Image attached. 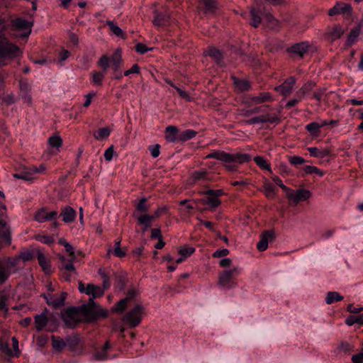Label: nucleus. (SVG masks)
I'll use <instances>...</instances> for the list:
<instances>
[{"label": "nucleus", "instance_id": "72a5a7b5", "mask_svg": "<svg viewBox=\"0 0 363 363\" xmlns=\"http://www.w3.org/2000/svg\"><path fill=\"white\" fill-rule=\"evenodd\" d=\"M206 199L204 202L212 208H216L220 205V200L214 194H206Z\"/></svg>", "mask_w": 363, "mask_h": 363}, {"label": "nucleus", "instance_id": "f704fd0d", "mask_svg": "<svg viewBox=\"0 0 363 363\" xmlns=\"http://www.w3.org/2000/svg\"><path fill=\"white\" fill-rule=\"evenodd\" d=\"M206 54L214 58L218 64L220 65L223 59V54L219 50L215 48H210L206 52Z\"/></svg>", "mask_w": 363, "mask_h": 363}, {"label": "nucleus", "instance_id": "bf43d9fd", "mask_svg": "<svg viewBox=\"0 0 363 363\" xmlns=\"http://www.w3.org/2000/svg\"><path fill=\"white\" fill-rule=\"evenodd\" d=\"M147 199L143 197L142 198L139 203L137 204L136 208L138 211L142 213H145L148 211L149 207L146 204Z\"/></svg>", "mask_w": 363, "mask_h": 363}, {"label": "nucleus", "instance_id": "f3484780", "mask_svg": "<svg viewBox=\"0 0 363 363\" xmlns=\"http://www.w3.org/2000/svg\"><path fill=\"white\" fill-rule=\"evenodd\" d=\"M309 44L308 42H301L296 43L289 48V52L292 54L298 55L299 57H303L306 53L308 52Z\"/></svg>", "mask_w": 363, "mask_h": 363}, {"label": "nucleus", "instance_id": "f8f14e48", "mask_svg": "<svg viewBox=\"0 0 363 363\" xmlns=\"http://www.w3.org/2000/svg\"><path fill=\"white\" fill-rule=\"evenodd\" d=\"M311 196V193L310 191L299 189L296 191L290 190V191H288L286 196L290 201L294 202V204H297L299 201H306Z\"/></svg>", "mask_w": 363, "mask_h": 363}, {"label": "nucleus", "instance_id": "680f3d73", "mask_svg": "<svg viewBox=\"0 0 363 363\" xmlns=\"http://www.w3.org/2000/svg\"><path fill=\"white\" fill-rule=\"evenodd\" d=\"M195 251V249L194 247H184L179 250V252L181 256L184 257H187L192 255Z\"/></svg>", "mask_w": 363, "mask_h": 363}, {"label": "nucleus", "instance_id": "aec40b11", "mask_svg": "<svg viewBox=\"0 0 363 363\" xmlns=\"http://www.w3.org/2000/svg\"><path fill=\"white\" fill-rule=\"evenodd\" d=\"M47 312L48 310L45 309L43 313L37 314L34 317L35 329L38 331H41L48 323Z\"/></svg>", "mask_w": 363, "mask_h": 363}, {"label": "nucleus", "instance_id": "ddd939ff", "mask_svg": "<svg viewBox=\"0 0 363 363\" xmlns=\"http://www.w3.org/2000/svg\"><path fill=\"white\" fill-rule=\"evenodd\" d=\"M30 85L26 79L20 80V94L19 96L22 99L23 103L30 104L32 102V96L30 95Z\"/></svg>", "mask_w": 363, "mask_h": 363}, {"label": "nucleus", "instance_id": "603ef678", "mask_svg": "<svg viewBox=\"0 0 363 363\" xmlns=\"http://www.w3.org/2000/svg\"><path fill=\"white\" fill-rule=\"evenodd\" d=\"M274 186L269 182L264 184V191L267 198H272L274 196Z\"/></svg>", "mask_w": 363, "mask_h": 363}, {"label": "nucleus", "instance_id": "dca6fc26", "mask_svg": "<svg viewBox=\"0 0 363 363\" xmlns=\"http://www.w3.org/2000/svg\"><path fill=\"white\" fill-rule=\"evenodd\" d=\"M344 33L345 30L342 26L335 25L333 27L328 28L325 36L328 41L334 42L335 40L340 38Z\"/></svg>", "mask_w": 363, "mask_h": 363}, {"label": "nucleus", "instance_id": "9b49d317", "mask_svg": "<svg viewBox=\"0 0 363 363\" xmlns=\"http://www.w3.org/2000/svg\"><path fill=\"white\" fill-rule=\"evenodd\" d=\"M44 298L46 300V303L52 306L55 308H60L65 304V301L67 298V293L62 292L60 295L44 294L43 295Z\"/></svg>", "mask_w": 363, "mask_h": 363}, {"label": "nucleus", "instance_id": "864d4df0", "mask_svg": "<svg viewBox=\"0 0 363 363\" xmlns=\"http://www.w3.org/2000/svg\"><path fill=\"white\" fill-rule=\"evenodd\" d=\"M0 349L5 354H6L9 357L13 356V352L10 348L9 344L6 342L0 341Z\"/></svg>", "mask_w": 363, "mask_h": 363}, {"label": "nucleus", "instance_id": "b1692460", "mask_svg": "<svg viewBox=\"0 0 363 363\" xmlns=\"http://www.w3.org/2000/svg\"><path fill=\"white\" fill-rule=\"evenodd\" d=\"M36 257L38 260V263L40 266L42 267L43 270L45 272H49L50 271L51 265L50 262L47 259L43 252L40 250L36 251Z\"/></svg>", "mask_w": 363, "mask_h": 363}, {"label": "nucleus", "instance_id": "a211bd4d", "mask_svg": "<svg viewBox=\"0 0 363 363\" xmlns=\"http://www.w3.org/2000/svg\"><path fill=\"white\" fill-rule=\"evenodd\" d=\"M295 82V78L291 77L286 79L281 85L277 86L274 89L276 91L280 92L282 95L286 96L291 92Z\"/></svg>", "mask_w": 363, "mask_h": 363}, {"label": "nucleus", "instance_id": "4c0bfd02", "mask_svg": "<svg viewBox=\"0 0 363 363\" xmlns=\"http://www.w3.org/2000/svg\"><path fill=\"white\" fill-rule=\"evenodd\" d=\"M263 18L267 23V26L270 28H275L278 26V21L270 13H263Z\"/></svg>", "mask_w": 363, "mask_h": 363}, {"label": "nucleus", "instance_id": "cd10ccee", "mask_svg": "<svg viewBox=\"0 0 363 363\" xmlns=\"http://www.w3.org/2000/svg\"><path fill=\"white\" fill-rule=\"evenodd\" d=\"M199 2L203 5L206 13H213L218 9L217 0H199Z\"/></svg>", "mask_w": 363, "mask_h": 363}, {"label": "nucleus", "instance_id": "e2e57ef3", "mask_svg": "<svg viewBox=\"0 0 363 363\" xmlns=\"http://www.w3.org/2000/svg\"><path fill=\"white\" fill-rule=\"evenodd\" d=\"M290 164L294 166L303 164L305 163V160L299 156H293L289 158Z\"/></svg>", "mask_w": 363, "mask_h": 363}, {"label": "nucleus", "instance_id": "58836bf2", "mask_svg": "<svg viewBox=\"0 0 363 363\" xmlns=\"http://www.w3.org/2000/svg\"><path fill=\"white\" fill-rule=\"evenodd\" d=\"M10 276V267L8 265L0 264V284L4 283Z\"/></svg>", "mask_w": 363, "mask_h": 363}, {"label": "nucleus", "instance_id": "412c9836", "mask_svg": "<svg viewBox=\"0 0 363 363\" xmlns=\"http://www.w3.org/2000/svg\"><path fill=\"white\" fill-rule=\"evenodd\" d=\"M77 213L71 206H67L62 209L60 216L62 217L65 223H71L75 220Z\"/></svg>", "mask_w": 363, "mask_h": 363}, {"label": "nucleus", "instance_id": "5701e85b", "mask_svg": "<svg viewBox=\"0 0 363 363\" xmlns=\"http://www.w3.org/2000/svg\"><path fill=\"white\" fill-rule=\"evenodd\" d=\"M315 86V83L310 81L306 82L302 87L296 92V96L301 99H305V97L310 94Z\"/></svg>", "mask_w": 363, "mask_h": 363}, {"label": "nucleus", "instance_id": "774afa93", "mask_svg": "<svg viewBox=\"0 0 363 363\" xmlns=\"http://www.w3.org/2000/svg\"><path fill=\"white\" fill-rule=\"evenodd\" d=\"M152 48H148L145 44L143 43H138L135 45V50L137 52L140 54H145L148 50H151Z\"/></svg>", "mask_w": 363, "mask_h": 363}, {"label": "nucleus", "instance_id": "423d86ee", "mask_svg": "<svg viewBox=\"0 0 363 363\" xmlns=\"http://www.w3.org/2000/svg\"><path fill=\"white\" fill-rule=\"evenodd\" d=\"M110 63H111L112 65L123 66L122 52L120 48H118L114 51L111 58L107 55H104L98 61V65L101 67L104 72L107 71Z\"/></svg>", "mask_w": 363, "mask_h": 363}, {"label": "nucleus", "instance_id": "20e7f679", "mask_svg": "<svg viewBox=\"0 0 363 363\" xmlns=\"http://www.w3.org/2000/svg\"><path fill=\"white\" fill-rule=\"evenodd\" d=\"M143 309V306L140 304L135 306L123 316L122 322L123 324L130 328L138 326L142 321Z\"/></svg>", "mask_w": 363, "mask_h": 363}, {"label": "nucleus", "instance_id": "37998d69", "mask_svg": "<svg viewBox=\"0 0 363 363\" xmlns=\"http://www.w3.org/2000/svg\"><path fill=\"white\" fill-rule=\"evenodd\" d=\"M128 303V302L126 301L124 298L121 299L113 306L112 311L118 313H122L127 308Z\"/></svg>", "mask_w": 363, "mask_h": 363}, {"label": "nucleus", "instance_id": "09e8293b", "mask_svg": "<svg viewBox=\"0 0 363 363\" xmlns=\"http://www.w3.org/2000/svg\"><path fill=\"white\" fill-rule=\"evenodd\" d=\"M208 173L206 170H199V171H194L192 173L191 177L194 181V182H197L200 179H208L207 178Z\"/></svg>", "mask_w": 363, "mask_h": 363}, {"label": "nucleus", "instance_id": "a19ab883", "mask_svg": "<svg viewBox=\"0 0 363 363\" xmlns=\"http://www.w3.org/2000/svg\"><path fill=\"white\" fill-rule=\"evenodd\" d=\"M153 220V217H151L150 215H142L138 217V221L140 225H143L146 230L149 227L151 226L152 221Z\"/></svg>", "mask_w": 363, "mask_h": 363}, {"label": "nucleus", "instance_id": "c85d7f7f", "mask_svg": "<svg viewBox=\"0 0 363 363\" xmlns=\"http://www.w3.org/2000/svg\"><path fill=\"white\" fill-rule=\"evenodd\" d=\"M111 348V344L109 341H106L101 350L96 351L94 354L96 359L99 361H104L108 359L107 351Z\"/></svg>", "mask_w": 363, "mask_h": 363}, {"label": "nucleus", "instance_id": "6e6552de", "mask_svg": "<svg viewBox=\"0 0 363 363\" xmlns=\"http://www.w3.org/2000/svg\"><path fill=\"white\" fill-rule=\"evenodd\" d=\"M62 320L69 328H74L80 321L79 311L74 307L67 308L62 315Z\"/></svg>", "mask_w": 363, "mask_h": 363}, {"label": "nucleus", "instance_id": "1a4fd4ad", "mask_svg": "<svg viewBox=\"0 0 363 363\" xmlns=\"http://www.w3.org/2000/svg\"><path fill=\"white\" fill-rule=\"evenodd\" d=\"M58 217V213L55 211H48L45 208H41L35 214V219L40 223H43L48 220H53V226L57 228L58 223L56 219Z\"/></svg>", "mask_w": 363, "mask_h": 363}, {"label": "nucleus", "instance_id": "79ce46f5", "mask_svg": "<svg viewBox=\"0 0 363 363\" xmlns=\"http://www.w3.org/2000/svg\"><path fill=\"white\" fill-rule=\"evenodd\" d=\"M310 155L314 157L323 158L328 155L329 152L328 150L320 151L317 147H311L308 148Z\"/></svg>", "mask_w": 363, "mask_h": 363}, {"label": "nucleus", "instance_id": "4d7b16f0", "mask_svg": "<svg viewBox=\"0 0 363 363\" xmlns=\"http://www.w3.org/2000/svg\"><path fill=\"white\" fill-rule=\"evenodd\" d=\"M306 129L311 134L316 135L320 129L319 123L317 122H312L306 126Z\"/></svg>", "mask_w": 363, "mask_h": 363}, {"label": "nucleus", "instance_id": "473e14b6", "mask_svg": "<svg viewBox=\"0 0 363 363\" xmlns=\"http://www.w3.org/2000/svg\"><path fill=\"white\" fill-rule=\"evenodd\" d=\"M111 134L109 128H102L95 131L93 134L94 138L97 140H104L107 139Z\"/></svg>", "mask_w": 363, "mask_h": 363}, {"label": "nucleus", "instance_id": "e433bc0d", "mask_svg": "<svg viewBox=\"0 0 363 363\" xmlns=\"http://www.w3.org/2000/svg\"><path fill=\"white\" fill-rule=\"evenodd\" d=\"M59 244L65 247L66 252L68 253L69 259H76L77 257L74 253V247L66 241V240L62 238L59 240Z\"/></svg>", "mask_w": 363, "mask_h": 363}, {"label": "nucleus", "instance_id": "a878e982", "mask_svg": "<svg viewBox=\"0 0 363 363\" xmlns=\"http://www.w3.org/2000/svg\"><path fill=\"white\" fill-rule=\"evenodd\" d=\"M196 135L197 132L191 129L179 131L178 143H184L194 138Z\"/></svg>", "mask_w": 363, "mask_h": 363}, {"label": "nucleus", "instance_id": "13d9d810", "mask_svg": "<svg viewBox=\"0 0 363 363\" xmlns=\"http://www.w3.org/2000/svg\"><path fill=\"white\" fill-rule=\"evenodd\" d=\"M170 85L174 87L177 91L178 94L183 99H186L188 101H191L192 98L189 96V94L185 91L182 90L181 88L175 86L172 83H170Z\"/></svg>", "mask_w": 363, "mask_h": 363}, {"label": "nucleus", "instance_id": "338daca9", "mask_svg": "<svg viewBox=\"0 0 363 363\" xmlns=\"http://www.w3.org/2000/svg\"><path fill=\"white\" fill-rule=\"evenodd\" d=\"M303 169L306 174H313L316 173L320 176L323 175L322 172H320L316 167L306 165L303 167Z\"/></svg>", "mask_w": 363, "mask_h": 363}, {"label": "nucleus", "instance_id": "a18cd8bd", "mask_svg": "<svg viewBox=\"0 0 363 363\" xmlns=\"http://www.w3.org/2000/svg\"><path fill=\"white\" fill-rule=\"evenodd\" d=\"M105 73H106V72H104V70L101 72H93L92 73V79H91L92 83L96 85L101 86L102 81L105 77Z\"/></svg>", "mask_w": 363, "mask_h": 363}, {"label": "nucleus", "instance_id": "052dcab7", "mask_svg": "<svg viewBox=\"0 0 363 363\" xmlns=\"http://www.w3.org/2000/svg\"><path fill=\"white\" fill-rule=\"evenodd\" d=\"M32 172H23L21 173L14 174L13 177L17 179H21L26 181L32 179Z\"/></svg>", "mask_w": 363, "mask_h": 363}, {"label": "nucleus", "instance_id": "49530a36", "mask_svg": "<svg viewBox=\"0 0 363 363\" xmlns=\"http://www.w3.org/2000/svg\"><path fill=\"white\" fill-rule=\"evenodd\" d=\"M254 161L262 169L271 171L270 164L263 157H255Z\"/></svg>", "mask_w": 363, "mask_h": 363}, {"label": "nucleus", "instance_id": "4468645a", "mask_svg": "<svg viewBox=\"0 0 363 363\" xmlns=\"http://www.w3.org/2000/svg\"><path fill=\"white\" fill-rule=\"evenodd\" d=\"M279 122V118L275 116H272V114L267 113L263 116H256L254 118H252L250 119H248L245 121V123L247 125H254L257 123H278Z\"/></svg>", "mask_w": 363, "mask_h": 363}, {"label": "nucleus", "instance_id": "9d476101", "mask_svg": "<svg viewBox=\"0 0 363 363\" xmlns=\"http://www.w3.org/2000/svg\"><path fill=\"white\" fill-rule=\"evenodd\" d=\"M12 26L23 33L20 35V38H26L31 33L32 23L26 19L17 18L12 21Z\"/></svg>", "mask_w": 363, "mask_h": 363}, {"label": "nucleus", "instance_id": "7ed1b4c3", "mask_svg": "<svg viewBox=\"0 0 363 363\" xmlns=\"http://www.w3.org/2000/svg\"><path fill=\"white\" fill-rule=\"evenodd\" d=\"M60 264L58 266L62 278L66 281H71L77 273L73 262L76 259L66 258L64 255L59 256Z\"/></svg>", "mask_w": 363, "mask_h": 363}, {"label": "nucleus", "instance_id": "2f4dec72", "mask_svg": "<svg viewBox=\"0 0 363 363\" xmlns=\"http://www.w3.org/2000/svg\"><path fill=\"white\" fill-rule=\"evenodd\" d=\"M344 297L337 291H329L327 293L325 301L327 304H332L335 302L342 301Z\"/></svg>", "mask_w": 363, "mask_h": 363}, {"label": "nucleus", "instance_id": "ea45409f", "mask_svg": "<svg viewBox=\"0 0 363 363\" xmlns=\"http://www.w3.org/2000/svg\"><path fill=\"white\" fill-rule=\"evenodd\" d=\"M52 347L55 350L61 351L64 347H67L66 340H64L60 337L52 336Z\"/></svg>", "mask_w": 363, "mask_h": 363}, {"label": "nucleus", "instance_id": "39448f33", "mask_svg": "<svg viewBox=\"0 0 363 363\" xmlns=\"http://www.w3.org/2000/svg\"><path fill=\"white\" fill-rule=\"evenodd\" d=\"M80 311L91 320H95L100 317L106 318L108 315L106 310L98 308V306L94 301H93V298H89V301L86 304H83L80 307Z\"/></svg>", "mask_w": 363, "mask_h": 363}, {"label": "nucleus", "instance_id": "3c124183", "mask_svg": "<svg viewBox=\"0 0 363 363\" xmlns=\"http://www.w3.org/2000/svg\"><path fill=\"white\" fill-rule=\"evenodd\" d=\"M326 89L320 88L313 93V98L320 104L322 100H325L324 96H326Z\"/></svg>", "mask_w": 363, "mask_h": 363}, {"label": "nucleus", "instance_id": "393cba45", "mask_svg": "<svg viewBox=\"0 0 363 363\" xmlns=\"http://www.w3.org/2000/svg\"><path fill=\"white\" fill-rule=\"evenodd\" d=\"M169 19L170 16L169 13H162L155 12V16L153 21V23L155 26H165L168 23Z\"/></svg>", "mask_w": 363, "mask_h": 363}, {"label": "nucleus", "instance_id": "4be33fe9", "mask_svg": "<svg viewBox=\"0 0 363 363\" xmlns=\"http://www.w3.org/2000/svg\"><path fill=\"white\" fill-rule=\"evenodd\" d=\"M179 135V129L174 125H169L165 129V138L168 142H178Z\"/></svg>", "mask_w": 363, "mask_h": 363}, {"label": "nucleus", "instance_id": "c03bdc74", "mask_svg": "<svg viewBox=\"0 0 363 363\" xmlns=\"http://www.w3.org/2000/svg\"><path fill=\"white\" fill-rule=\"evenodd\" d=\"M234 84L238 89L240 91H247L250 87V84L248 81L244 79H234Z\"/></svg>", "mask_w": 363, "mask_h": 363}, {"label": "nucleus", "instance_id": "8fccbe9b", "mask_svg": "<svg viewBox=\"0 0 363 363\" xmlns=\"http://www.w3.org/2000/svg\"><path fill=\"white\" fill-rule=\"evenodd\" d=\"M106 24L109 26L111 30L118 37H123V32L121 28L115 25L113 21H107Z\"/></svg>", "mask_w": 363, "mask_h": 363}, {"label": "nucleus", "instance_id": "c756f323", "mask_svg": "<svg viewBox=\"0 0 363 363\" xmlns=\"http://www.w3.org/2000/svg\"><path fill=\"white\" fill-rule=\"evenodd\" d=\"M66 343L72 351H75L81 343V338L79 335L69 336L66 338Z\"/></svg>", "mask_w": 363, "mask_h": 363}, {"label": "nucleus", "instance_id": "6e6d98bb", "mask_svg": "<svg viewBox=\"0 0 363 363\" xmlns=\"http://www.w3.org/2000/svg\"><path fill=\"white\" fill-rule=\"evenodd\" d=\"M48 143L50 146L58 148L61 147L62 144V140L60 136L55 135L49 138Z\"/></svg>", "mask_w": 363, "mask_h": 363}, {"label": "nucleus", "instance_id": "6ab92c4d", "mask_svg": "<svg viewBox=\"0 0 363 363\" xmlns=\"http://www.w3.org/2000/svg\"><path fill=\"white\" fill-rule=\"evenodd\" d=\"M274 233L270 230H267L262 233L260 240L257 244V248L259 251L263 252L268 247L269 240L272 239Z\"/></svg>", "mask_w": 363, "mask_h": 363}, {"label": "nucleus", "instance_id": "2eb2a0df", "mask_svg": "<svg viewBox=\"0 0 363 363\" xmlns=\"http://www.w3.org/2000/svg\"><path fill=\"white\" fill-rule=\"evenodd\" d=\"M261 14L263 15L260 5L258 1H255V6L251 7L250 10V24L253 27L257 28L261 23Z\"/></svg>", "mask_w": 363, "mask_h": 363}, {"label": "nucleus", "instance_id": "f257e3e1", "mask_svg": "<svg viewBox=\"0 0 363 363\" xmlns=\"http://www.w3.org/2000/svg\"><path fill=\"white\" fill-rule=\"evenodd\" d=\"M22 54L23 52L18 46L11 43L4 35H0V66L8 65Z\"/></svg>", "mask_w": 363, "mask_h": 363}, {"label": "nucleus", "instance_id": "bb28decb", "mask_svg": "<svg viewBox=\"0 0 363 363\" xmlns=\"http://www.w3.org/2000/svg\"><path fill=\"white\" fill-rule=\"evenodd\" d=\"M360 33V28L356 27L351 30L349 35H347V40L345 41V45L346 47H350L357 40Z\"/></svg>", "mask_w": 363, "mask_h": 363}, {"label": "nucleus", "instance_id": "7c9ffc66", "mask_svg": "<svg viewBox=\"0 0 363 363\" xmlns=\"http://www.w3.org/2000/svg\"><path fill=\"white\" fill-rule=\"evenodd\" d=\"M272 101V94L269 92H262L257 96L251 98V101L254 104H262L266 101Z\"/></svg>", "mask_w": 363, "mask_h": 363}, {"label": "nucleus", "instance_id": "c9c22d12", "mask_svg": "<svg viewBox=\"0 0 363 363\" xmlns=\"http://www.w3.org/2000/svg\"><path fill=\"white\" fill-rule=\"evenodd\" d=\"M340 14H342L345 18H348L352 15V7L348 4L337 3Z\"/></svg>", "mask_w": 363, "mask_h": 363}, {"label": "nucleus", "instance_id": "f03ea898", "mask_svg": "<svg viewBox=\"0 0 363 363\" xmlns=\"http://www.w3.org/2000/svg\"><path fill=\"white\" fill-rule=\"evenodd\" d=\"M206 159L213 158L225 163L238 162L245 163L251 160V157L245 153L230 154L223 151H215L206 156Z\"/></svg>", "mask_w": 363, "mask_h": 363}, {"label": "nucleus", "instance_id": "de8ad7c7", "mask_svg": "<svg viewBox=\"0 0 363 363\" xmlns=\"http://www.w3.org/2000/svg\"><path fill=\"white\" fill-rule=\"evenodd\" d=\"M354 347L352 344L347 342H342L340 343L337 350L345 354H348L352 351H354Z\"/></svg>", "mask_w": 363, "mask_h": 363}, {"label": "nucleus", "instance_id": "5fc2aeb1", "mask_svg": "<svg viewBox=\"0 0 363 363\" xmlns=\"http://www.w3.org/2000/svg\"><path fill=\"white\" fill-rule=\"evenodd\" d=\"M138 294H139V291L137 289H135V288L129 289L126 292V295H125V297L124 298V299L128 302L132 301H133L135 297L136 296H138Z\"/></svg>", "mask_w": 363, "mask_h": 363}, {"label": "nucleus", "instance_id": "0eeeda50", "mask_svg": "<svg viewBox=\"0 0 363 363\" xmlns=\"http://www.w3.org/2000/svg\"><path fill=\"white\" fill-rule=\"evenodd\" d=\"M240 269L235 267L229 270H225L219 274L218 284L225 289H230L235 285L233 281L234 275L238 274Z\"/></svg>", "mask_w": 363, "mask_h": 363}, {"label": "nucleus", "instance_id": "69168bd1", "mask_svg": "<svg viewBox=\"0 0 363 363\" xmlns=\"http://www.w3.org/2000/svg\"><path fill=\"white\" fill-rule=\"evenodd\" d=\"M160 145L158 144L151 145L149 147V150L152 157L156 158L160 154Z\"/></svg>", "mask_w": 363, "mask_h": 363}, {"label": "nucleus", "instance_id": "0e129e2a", "mask_svg": "<svg viewBox=\"0 0 363 363\" xmlns=\"http://www.w3.org/2000/svg\"><path fill=\"white\" fill-rule=\"evenodd\" d=\"M104 291L102 288L95 285L90 298H93L94 301V298L101 296L104 294Z\"/></svg>", "mask_w": 363, "mask_h": 363}]
</instances>
